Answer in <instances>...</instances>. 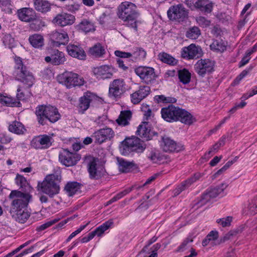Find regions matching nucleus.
I'll return each mask as SVG.
<instances>
[{
	"instance_id": "dca6fc26",
	"label": "nucleus",
	"mask_w": 257,
	"mask_h": 257,
	"mask_svg": "<svg viewBox=\"0 0 257 257\" xmlns=\"http://www.w3.org/2000/svg\"><path fill=\"white\" fill-rule=\"evenodd\" d=\"M51 139L52 138L48 135H40L32 139L31 146L36 149H46L51 146Z\"/></svg>"
},
{
	"instance_id": "72a5a7b5",
	"label": "nucleus",
	"mask_w": 257,
	"mask_h": 257,
	"mask_svg": "<svg viewBox=\"0 0 257 257\" xmlns=\"http://www.w3.org/2000/svg\"><path fill=\"white\" fill-rule=\"evenodd\" d=\"M34 6L36 10L42 13H46L51 8L50 4L47 1L43 0H35Z\"/></svg>"
},
{
	"instance_id": "bf43d9fd",
	"label": "nucleus",
	"mask_w": 257,
	"mask_h": 257,
	"mask_svg": "<svg viewBox=\"0 0 257 257\" xmlns=\"http://www.w3.org/2000/svg\"><path fill=\"white\" fill-rule=\"evenodd\" d=\"M193 241L192 238H187L179 246L178 248V251H183L188 247L189 243Z\"/></svg>"
},
{
	"instance_id": "bb28decb",
	"label": "nucleus",
	"mask_w": 257,
	"mask_h": 257,
	"mask_svg": "<svg viewBox=\"0 0 257 257\" xmlns=\"http://www.w3.org/2000/svg\"><path fill=\"white\" fill-rule=\"evenodd\" d=\"M94 98L93 94L89 92H87L85 93L83 96L79 98V107L80 111L84 112L90 106V103L92 101Z\"/></svg>"
},
{
	"instance_id": "e2e57ef3",
	"label": "nucleus",
	"mask_w": 257,
	"mask_h": 257,
	"mask_svg": "<svg viewBox=\"0 0 257 257\" xmlns=\"http://www.w3.org/2000/svg\"><path fill=\"white\" fill-rule=\"evenodd\" d=\"M114 54L116 56L123 58H130L132 56L131 53L122 52L119 50L115 51Z\"/></svg>"
},
{
	"instance_id": "8fccbe9b",
	"label": "nucleus",
	"mask_w": 257,
	"mask_h": 257,
	"mask_svg": "<svg viewBox=\"0 0 257 257\" xmlns=\"http://www.w3.org/2000/svg\"><path fill=\"white\" fill-rule=\"evenodd\" d=\"M232 221V217L228 216L224 218H220L216 220V222L223 227H228Z\"/></svg>"
},
{
	"instance_id": "13d9d810",
	"label": "nucleus",
	"mask_w": 257,
	"mask_h": 257,
	"mask_svg": "<svg viewBox=\"0 0 257 257\" xmlns=\"http://www.w3.org/2000/svg\"><path fill=\"white\" fill-rule=\"evenodd\" d=\"M16 182L21 188L25 186L27 184V180L23 176L18 175L16 178Z\"/></svg>"
},
{
	"instance_id": "052dcab7",
	"label": "nucleus",
	"mask_w": 257,
	"mask_h": 257,
	"mask_svg": "<svg viewBox=\"0 0 257 257\" xmlns=\"http://www.w3.org/2000/svg\"><path fill=\"white\" fill-rule=\"evenodd\" d=\"M17 98L19 100H24L27 99L28 97L30 96V93L29 92L28 94H25L23 91H21V90L20 88H18L17 89Z\"/></svg>"
},
{
	"instance_id": "a878e982",
	"label": "nucleus",
	"mask_w": 257,
	"mask_h": 257,
	"mask_svg": "<svg viewBox=\"0 0 257 257\" xmlns=\"http://www.w3.org/2000/svg\"><path fill=\"white\" fill-rule=\"evenodd\" d=\"M47 106L39 105L36 108L35 114L37 116V120L39 124L43 125L46 124L47 122V118H45L47 116L46 114L48 112Z\"/></svg>"
},
{
	"instance_id": "20e7f679",
	"label": "nucleus",
	"mask_w": 257,
	"mask_h": 257,
	"mask_svg": "<svg viewBox=\"0 0 257 257\" xmlns=\"http://www.w3.org/2000/svg\"><path fill=\"white\" fill-rule=\"evenodd\" d=\"M14 59L15 63L14 74L18 80L28 85V87H31L34 80L33 75L27 70L26 66L24 65L20 57L16 56Z\"/></svg>"
},
{
	"instance_id": "c756f323",
	"label": "nucleus",
	"mask_w": 257,
	"mask_h": 257,
	"mask_svg": "<svg viewBox=\"0 0 257 257\" xmlns=\"http://www.w3.org/2000/svg\"><path fill=\"white\" fill-rule=\"evenodd\" d=\"M48 112L46 113L47 116V121L52 123H54L58 121L60 118V114L59 113L58 109L51 105L47 106Z\"/></svg>"
},
{
	"instance_id": "7c9ffc66",
	"label": "nucleus",
	"mask_w": 257,
	"mask_h": 257,
	"mask_svg": "<svg viewBox=\"0 0 257 257\" xmlns=\"http://www.w3.org/2000/svg\"><path fill=\"white\" fill-rule=\"evenodd\" d=\"M13 218L17 221L23 223L26 221L30 216V214L27 211V209L19 210V211L10 213Z\"/></svg>"
},
{
	"instance_id": "f8f14e48",
	"label": "nucleus",
	"mask_w": 257,
	"mask_h": 257,
	"mask_svg": "<svg viewBox=\"0 0 257 257\" xmlns=\"http://www.w3.org/2000/svg\"><path fill=\"white\" fill-rule=\"evenodd\" d=\"M202 55L203 52L201 47L194 44L183 48L181 51L182 57L188 60L199 58Z\"/></svg>"
},
{
	"instance_id": "f704fd0d",
	"label": "nucleus",
	"mask_w": 257,
	"mask_h": 257,
	"mask_svg": "<svg viewBox=\"0 0 257 257\" xmlns=\"http://www.w3.org/2000/svg\"><path fill=\"white\" fill-rule=\"evenodd\" d=\"M89 52L91 55L94 57H102L105 53L104 47L100 43H97L90 48Z\"/></svg>"
},
{
	"instance_id": "de8ad7c7",
	"label": "nucleus",
	"mask_w": 257,
	"mask_h": 257,
	"mask_svg": "<svg viewBox=\"0 0 257 257\" xmlns=\"http://www.w3.org/2000/svg\"><path fill=\"white\" fill-rule=\"evenodd\" d=\"M0 5L3 11L8 14L12 13V5L10 0H0Z\"/></svg>"
},
{
	"instance_id": "cd10ccee",
	"label": "nucleus",
	"mask_w": 257,
	"mask_h": 257,
	"mask_svg": "<svg viewBox=\"0 0 257 257\" xmlns=\"http://www.w3.org/2000/svg\"><path fill=\"white\" fill-rule=\"evenodd\" d=\"M117 160L119 170L122 173H127L137 168L136 165L133 162H129L118 158Z\"/></svg>"
},
{
	"instance_id": "4c0bfd02",
	"label": "nucleus",
	"mask_w": 257,
	"mask_h": 257,
	"mask_svg": "<svg viewBox=\"0 0 257 257\" xmlns=\"http://www.w3.org/2000/svg\"><path fill=\"white\" fill-rule=\"evenodd\" d=\"M10 132L18 135L23 134L26 131L24 125L20 122L13 121L9 126Z\"/></svg>"
},
{
	"instance_id": "2f4dec72",
	"label": "nucleus",
	"mask_w": 257,
	"mask_h": 257,
	"mask_svg": "<svg viewBox=\"0 0 257 257\" xmlns=\"http://www.w3.org/2000/svg\"><path fill=\"white\" fill-rule=\"evenodd\" d=\"M131 117L132 112L130 110L121 111L116 121L119 125L125 126L129 124Z\"/></svg>"
},
{
	"instance_id": "6ab92c4d",
	"label": "nucleus",
	"mask_w": 257,
	"mask_h": 257,
	"mask_svg": "<svg viewBox=\"0 0 257 257\" xmlns=\"http://www.w3.org/2000/svg\"><path fill=\"white\" fill-rule=\"evenodd\" d=\"M45 60L47 63H51L55 65H58L63 64L66 61L64 54L58 50H52L50 56L45 58Z\"/></svg>"
},
{
	"instance_id": "1a4fd4ad",
	"label": "nucleus",
	"mask_w": 257,
	"mask_h": 257,
	"mask_svg": "<svg viewBox=\"0 0 257 257\" xmlns=\"http://www.w3.org/2000/svg\"><path fill=\"white\" fill-rule=\"evenodd\" d=\"M125 83L122 79L114 80L109 85V96L114 98H119L125 92Z\"/></svg>"
},
{
	"instance_id": "49530a36",
	"label": "nucleus",
	"mask_w": 257,
	"mask_h": 257,
	"mask_svg": "<svg viewBox=\"0 0 257 257\" xmlns=\"http://www.w3.org/2000/svg\"><path fill=\"white\" fill-rule=\"evenodd\" d=\"M132 57H133L135 60L137 59H144L147 55L146 52L141 48H137L135 51L132 53Z\"/></svg>"
},
{
	"instance_id": "ddd939ff",
	"label": "nucleus",
	"mask_w": 257,
	"mask_h": 257,
	"mask_svg": "<svg viewBox=\"0 0 257 257\" xmlns=\"http://www.w3.org/2000/svg\"><path fill=\"white\" fill-rule=\"evenodd\" d=\"M98 160L93 158L88 164V171L91 179H99L104 175V168L97 164Z\"/></svg>"
},
{
	"instance_id": "f3484780",
	"label": "nucleus",
	"mask_w": 257,
	"mask_h": 257,
	"mask_svg": "<svg viewBox=\"0 0 257 257\" xmlns=\"http://www.w3.org/2000/svg\"><path fill=\"white\" fill-rule=\"evenodd\" d=\"M75 20V17L70 14L61 13L56 15L52 20L53 23L61 27L72 25Z\"/></svg>"
},
{
	"instance_id": "aec40b11",
	"label": "nucleus",
	"mask_w": 257,
	"mask_h": 257,
	"mask_svg": "<svg viewBox=\"0 0 257 257\" xmlns=\"http://www.w3.org/2000/svg\"><path fill=\"white\" fill-rule=\"evenodd\" d=\"M93 73L97 78L100 79L110 78L112 76V70L107 65H103L94 68Z\"/></svg>"
},
{
	"instance_id": "b1692460",
	"label": "nucleus",
	"mask_w": 257,
	"mask_h": 257,
	"mask_svg": "<svg viewBox=\"0 0 257 257\" xmlns=\"http://www.w3.org/2000/svg\"><path fill=\"white\" fill-rule=\"evenodd\" d=\"M67 50L69 55L80 60H84L86 57L84 51L81 47L73 44H69L67 47Z\"/></svg>"
},
{
	"instance_id": "2eb2a0df",
	"label": "nucleus",
	"mask_w": 257,
	"mask_h": 257,
	"mask_svg": "<svg viewBox=\"0 0 257 257\" xmlns=\"http://www.w3.org/2000/svg\"><path fill=\"white\" fill-rule=\"evenodd\" d=\"M135 71L146 83L148 84L155 79L154 69L152 67L140 66L136 68Z\"/></svg>"
},
{
	"instance_id": "c9c22d12",
	"label": "nucleus",
	"mask_w": 257,
	"mask_h": 257,
	"mask_svg": "<svg viewBox=\"0 0 257 257\" xmlns=\"http://www.w3.org/2000/svg\"><path fill=\"white\" fill-rule=\"evenodd\" d=\"M76 27L78 30L85 33L93 31L95 30L93 24L86 19L83 20Z\"/></svg>"
},
{
	"instance_id": "69168bd1",
	"label": "nucleus",
	"mask_w": 257,
	"mask_h": 257,
	"mask_svg": "<svg viewBox=\"0 0 257 257\" xmlns=\"http://www.w3.org/2000/svg\"><path fill=\"white\" fill-rule=\"evenodd\" d=\"M14 42V39L12 38L11 36L8 35H6L4 38V43L5 45L11 47Z\"/></svg>"
},
{
	"instance_id": "9d476101",
	"label": "nucleus",
	"mask_w": 257,
	"mask_h": 257,
	"mask_svg": "<svg viewBox=\"0 0 257 257\" xmlns=\"http://www.w3.org/2000/svg\"><path fill=\"white\" fill-rule=\"evenodd\" d=\"M214 62L210 59H201L195 65L196 72L204 77L206 73H210L214 70Z\"/></svg>"
},
{
	"instance_id": "4be33fe9",
	"label": "nucleus",
	"mask_w": 257,
	"mask_h": 257,
	"mask_svg": "<svg viewBox=\"0 0 257 257\" xmlns=\"http://www.w3.org/2000/svg\"><path fill=\"white\" fill-rule=\"evenodd\" d=\"M202 176L200 173H195L193 176L183 182L175 190V195H179L182 191L188 188L192 184L199 180Z\"/></svg>"
},
{
	"instance_id": "6e6552de",
	"label": "nucleus",
	"mask_w": 257,
	"mask_h": 257,
	"mask_svg": "<svg viewBox=\"0 0 257 257\" xmlns=\"http://www.w3.org/2000/svg\"><path fill=\"white\" fill-rule=\"evenodd\" d=\"M167 15L171 20L183 21L188 17V12L182 5L171 6L167 11Z\"/></svg>"
},
{
	"instance_id": "0e129e2a",
	"label": "nucleus",
	"mask_w": 257,
	"mask_h": 257,
	"mask_svg": "<svg viewBox=\"0 0 257 257\" xmlns=\"http://www.w3.org/2000/svg\"><path fill=\"white\" fill-rule=\"evenodd\" d=\"M252 69V67H250L248 70H244L241 72V73L239 75V76L235 79L234 81V83L238 84L239 82L245 76L248 72Z\"/></svg>"
},
{
	"instance_id": "c85d7f7f",
	"label": "nucleus",
	"mask_w": 257,
	"mask_h": 257,
	"mask_svg": "<svg viewBox=\"0 0 257 257\" xmlns=\"http://www.w3.org/2000/svg\"><path fill=\"white\" fill-rule=\"evenodd\" d=\"M52 39L55 41L59 45H65L69 41V37L66 32L63 31L59 32L58 31L53 32L51 35Z\"/></svg>"
},
{
	"instance_id": "e433bc0d",
	"label": "nucleus",
	"mask_w": 257,
	"mask_h": 257,
	"mask_svg": "<svg viewBox=\"0 0 257 257\" xmlns=\"http://www.w3.org/2000/svg\"><path fill=\"white\" fill-rule=\"evenodd\" d=\"M0 103L11 107L20 106V104L19 101L16 100L11 97H8L2 94H0Z\"/></svg>"
},
{
	"instance_id": "6e6d98bb",
	"label": "nucleus",
	"mask_w": 257,
	"mask_h": 257,
	"mask_svg": "<svg viewBox=\"0 0 257 257\" xmlns=\"http://www.w3.org/2000/svg\"><path fill=\"white\" fill-rule=\"evenodd\" d=\"M147 156L148 159H149L153 163H158L160 161L159 154L156 152L152 151L147 155Z\"/></svg>"
},
{
	"instance_id": "5701e85b",
	"label": "nucleus",
	"mask_w": 257,
	"mask_h": 257,
	"mask_svg": "<svg viewBox=\"0 0 257 257\" xmlns=\"http://www.w3.org/2000/svg\"><path fill=\"white\" fill-rule=\"evenodd\" d=\"M152 133L147 122H142L138 126L137 131V135L146 141L152 139Z\"/></svg>"
},
{
	"instance_id": "58836bf2",
	"label": "nucleus",
	"mask_w": 257,
	"mask_h": 257,
	"mask_svg": "<svg viewBox=\"0 0 257 257\" xmlns=\"http://www.w3.org/2000/svg\"><path fill=\"white\" fill-rule=\"evenodd\" d=\"M159 59L163 62L167 64L174 66L177 64L178 61L170 54L163 52L158 55Z\"/></svg>"
},
{
	"instance_id": "774afa93",
	"label": "nucleus",
	"mask_w": 257,
	"mask_h": 257,
	"mask_svg": "<svg viewBox=\"0 0 257 257\" xmlns=\"http://www.w3.org/2000/svg\"><path fill=\"white\" fill-rule=\"evenodd\" d=\"M211 33L215 37H218L220 35L221 33V29L218 28L217 26H214L212 30H211Z\"/></svg>"
},
{
	"instance_id": "a18cd8bd",
	"label": "nucleus",
	"mask_w": 257,
	"mask_h": 257,
	"mask_svg": "<svg viewBox=\"0 0 257 257\" xmlns=\"http://www.w3.org/2000/svg\"><path fill=\"white\" fill-rule=\"evenodd\" d=\"M210 48L212 50L223 52L226 49V45L221 40H215L210 45Z\"/></svg>"
},
{
	"instance_id": "3c124183",
	"label": "nucleus",
	"mask_w": 257,
	"mask_h": 257,
	"mask_svg": "<svg viewBox=\"0 0 257 257\" xmlns=\"http://www.w3.org/2000/svg\"><path fill=\"white\" fill-rule=\"evenodd\" d=\"M196 21L198 25L202 28H206L210 26L211 22L205 17L199 16L196 18Z\"/></svg>"
},
{
	"instance_id": "423d86ee",
	"label": "nucleus",
	"mask_w": 257,
	"mask_h": 257,
	"mask_svg": "<svg viewBox=\"0 0 257 257\" xmlns=\"http://www.w3.org/2000/svg\"><path fill=\"white\" fill-rule=\"evenodd\" d=\"M57 79L59 83L64 84L68 88L80 86L83 85L84 82L82 78L79 77L77 74L71 72H65L59 75Z\"/></svg>"
},
{
	"instance_id": "4468645a",
	"label": "nucleus",
	"mask_w": 257,
	"mask_h": 257,
	"mask_svg": "<svg viewBox=\"0 0 257 257\" xmlns=\"http://www.w3.org/2000/svg\"><path fill=\"white\" fill-rule=\"evenodd\" d=\"M59 161L64 165L69 167L75 165L80 160L81 157L77 154H73L64 150L59 156Z\"/></svg>"
},
{
	"instance_id": "c03bdc74",
	"label": "nucleus",
	"mask_w": 257,
	"mask_h": 257,
	"mask_svg": "<svg viewBox=\"0 0 257 257\" xmlns=\"http://www.w3.org/2000/svg\"><path fill=\"white\" fill-rule=\"evenodd\" d=\"M200 35V29L196 26L190 28L186 33V37L191 39H196Z\"/></svg>"
},
{
	"instance_id": "5fc2aeb1",
	"label": "nucleus",
	"mask_w": 257,
	"mask_h": 257,
	"mask_svg": "<svg viewBox=\"0 0 257 257\" xmlns=\"http://www.w3.org/2000/svg\"><path fill=\"white\" fill-rule=\"evenodd\" d=\"M131 101L134 104H138L143 99L137 91L131 95Z\"/></svg>"
},
{
	"instance_id": "680f3d73",
	"label": "nucleus",
	"mask_w": 257,
	"mask_h": 257,
	"mask_svg": "<svg viewBox=\"0 0 257 257\" xmlns=\"http://www.w3.org/2000/svg\"><path fill=\"white\" fill-rule=\"evenodd\" d=\"M209 241H214L218 237V232L216 230H212L210 231L206 236Z\"/></svg>"
},
{
	"instance_id": "a19ab883",
	"label": "nucleus",
	"mask_w": 257,
	"mask_h": 257,
	"mask_svg": "<svg viewBox=\"0 0 257 257\" xmlns=\"http://www.w3.org/2000/svg\"><path fill=\"white\" fill-rule=\"evenodd\" d=\"M178 77L180 82L187 84L190 82L191 73L186 69L180 70L178 72Z\"/></svg>"
},
{
	"instance_id": "412c9836",
	"label": "nucleus",
	"mask_w": 257,
	"mask_h": 257,
	"mask_svg": "<svg viewBox=\"0 0 257 257\" xmlns=\"http://www.w3.org/2000/svg\"><path fill=\"white\" fill-rule=\"evenodd\" d=\"M17 14L19 19L25 22H30L36 15L35 11L29 8H23L18 10Z\"/></svg>"
},
{
	"instance_id": "f03ea898",
	"label": "nucleus",
	"mask_w": 257,
	"mask_h": 257,
	"mask_svg": "<svg viewBox=\"0 0 257 257\" xmlns=\"http://www.w3.org/2000/svg\"><path fill=\"white\" fill-rule=\"evenodd\" d=\"M161 114L163 119L168 122L179 120L187 124L193 122L192 116L190 113L172 104L162 108Z\"/></svg>"
},
{
	"instance_id": "864d4df0",
	"label": "nucleus",
	"mask_w": 257,
	"mask_h": 257,
	"mask_svg": "<svg viewBox=\"0 0 257 257\" xmlns=\"http://www.w3.org/2000/svg\"><path fill=\"white\" fill-rule=\"evenodd\" d=\"M150 88L147 86H141L139 89L137 91L142 96L143 99L145 98L150 93Z\"/></svg>"
},
{
	"instance_id": "7ed1b4c3",
	"label": "nucleus",
	"mask_w": 257,
	"mask_h": 257,
	"mask_svg": "<svg viewBox=\"0 0 257 257\" xmlns=\"http://www.w3.org/2000/svg\"><path fill=\"white\" fill-rule=\"evenodd\" d=\"M61 180V176L59 173L48 175L42 182H38L37 190L52 198L59 192Z\"/></svg>"
},
{
	"instance_id": "0eeeda50",
	"label": "nucleus",
	"mask_w": 257,
	"mask_h": 257,
	"mask_svg": "<svg viewBox=\"0 0 257 257\" xmlns=\"http://www.w3.org/2000/svg\"><path fill=\"white\" fill-rule=\"evenodd\" d=\"M122 147L123 153L127 152H136L142 153L146 149V145L138 137L127 138L122 142Z\"/></svg>"
},
{
	"instance_id": "9b49d317",
	"label": "nucleus",
	"mask_w": 257,
	"mask_h": 257,
	"mask_svg": "<svg viewBox=\"0 0 257 257\" xmlns=\"http://www.w3.org/2000/svg\"><path fill=\"white\" fill-rule=\"evenodd\" d=\"M227 187V185L223 183L215 187H211L208 188L202 195L201 200L203 203H206L211 199L217 197L219 194L224 191Z\"/></svg>"
},
{
	"instance_id": "37998d69",
	"label": "nucleus",
	"mask_w": 257,
	"mask_h": 257,
	"mask_svg": "<svg viewBox=\"0 0 257 257\" xmlns=\"http://www.w3.org/2000/svg\"><path fill=\"white\" fill-rule=\"evenodd\" d=\"M113 224V221L110 219L105 222L100 226L97 227L94 231L96 232V235L99 236L104 233L105 231L108 229Z\"/></svg>"
},
{
	"instance_id": "4d7b16f0",
	"label": "nucleus",
	"mask_w": 257,
	"mask_h": 257,
	"mask_svg": "<svg viewBox=\"0 0 257 257\" xmlns=\"http://www.w3.org/2000/svg\"><path fill=\"white\" fill-rule=\"evenodd\" d=\"M89 223V222L87 223L85 225L81 226L78 229H77L75 231L73 232L67 238L66 241L67 242L69 241L72 238L75 237L77 234L80 233Z\"/></svg>"
},
{
	"instance_id": "a211bd4d",
	"label": "nucleus",
	"mask_w": 257,
	"mask_h": 257,
	"mask_svg": "<svg viewBox=\"0 0 257 257\" xmlns=\"http://www.w3.org/2000/svg\"><path fill=\"white\" fill-rule=\"evenodd\" d=\"M160 146L163 150L166 152H179L182 149V146L177 145L174 141L166 136L162 138Z\"/></svg>"
},
{
	"instance_id": "09e8293b",
	"label": "nucleus",
	"mask_w": 257,
	"mask_h": 257,
	"mask_svg": "<svg viewBox=\"0 0 257 257\" xmlns=\"http://www.w3.org/2000/svg\"><path fill=\"white\" fill-rule=\"evenodd\" d=\"M101 133L100 131L98 130L91 136V137L94 139L95 143L100 144L106 140L103 134Z\"/></svg>"
},
{
	"instance_id": "338daca9",
	"label": "nucleus",
	"mask_w": 257,
	"mask_h": 257,
	"mask_svg": "<svg viewBox=\"0 0 257 257\" xmlns=\"http://www.w3.org/2000/svg\"><path fill=\"white\" fill-rule=\"evenodd\" d=\"M234 235V232L230 231L227 233L225 234L224 236L220 238V242H224L226 240H229L231 236Z\"/></svg>"
},
{
	"instance_id": "39448f33",
	"label": "nucleus",
	"mask_w": 257,
	"mask_h": 257,
	"mask_svg": "<svg viewBox=\"0 0 257 257\" xmlns=\"http://www.w3.org/2000/svg\"><path fill=\"white\" fill-rule=\"evenodd\" d=\"M10 197L13 199L10 210V213H11L27 209L31 196L27 193L13 190L11 192Z\"/></svg>"
},
{
	"instance_id": "ea45409f",
	"label": "nucleus",
	"mask_w": 257,
	"mask_h": 257,
	"mask_svg": "<svg viewBox=\"0 0 257 257\" xmlns=\"http://www.w3.org/2000/svg\"><path fill=\"white\" fill-rule=\"evenodd\" d=\"M30 22L31 23L30 24V27L34 31H39L45 26V23L40 18L36 17V15Z\"/></svg>"
},
{
	"instance_id": "79ce46f5",
	"label": "nucleus",
	"mask_w": 257,
	"mask_h": 257,
	"mask_svg": "<svg viewBox=\"0 0 257 257\" xmlns=\"http://www.w3.org/2000/svg\"><path fill=\"white\" fill-rule=\"evenodd\" d=\"M80 189V184L76 182L68 183L65 187V190L69 196H72Z\"/></svg>"
},
{
	"instance_id": "473e14b6",
	"label": "nucleus",
	"mask_w": 257,
	"mask_h": 257,
	"mask_svg": "<svg viewBox=\"0 0 257 257\" xmlns=\"http://www.w3.org/2000/svg\"><path fill=\"white\" fill-rule=\"evenodd\" d=\"M31 45L35 48H40L44 45V38L41 35L35 34L29 38Z\"/></svg>"
},
{
	"instance_id": "393cba45",
	"label": "nucleus",
	"mask_w": 257,
	"mask_h": 257,
	"mask_svg": "<svg viewBox=\"0 0 257 257\" xmlns=\"http://www.w3.org/2000/svg\"><path fill=\"white\" fill-rule=\"evenodd\" d=\"M193 7L204 13L209 14L212 11L213 3L209 0H197Z\"/></svg>"
},
{
	"instance_id": "603ef678",
	"label": "nucleus",
	"mask_w": 257,
	"mask_h": 257,
	"mask_svg": "<svg viewBox=\"0 0 257 257\" xmlns=\"http://www.w3.org/2000/svg\"><path fill=\"white\" fill-rule=\"evenodd\" d=\"M101 133H102L104 137L107 139H111L114 136V132L109 127H106L99 130Z\"/></svg>"
},
{
	"instance_id": "f257e3e1",
	"label": "nucleus",
	"mask_w": 257,
	"mask_h": 257,
	"mask_svg": "<svg viewBox=\"0 0 257 257\" xmlns=\"http://www.w3.org/2000/svg\"><path fill=\"white\" fill-rule=\"evenodd\" d=\"M117 16L124 22L126 27L138 32V25L140 21L137 19L140 14L135 4L130 2L121 3L118 7Z\"/></svg>"
}]
</instances>
